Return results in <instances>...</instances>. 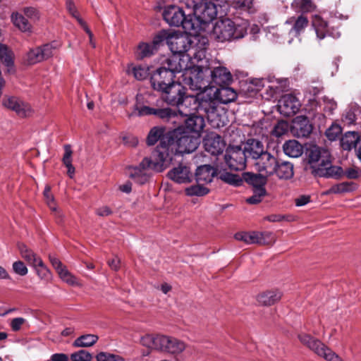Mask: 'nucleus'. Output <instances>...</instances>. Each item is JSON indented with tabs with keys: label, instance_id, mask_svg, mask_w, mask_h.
<instances>
[{
	"label": "nucleus",
	"instance_id": "obj_41",
	"mask_svg": "<svg viewBox=\"0 0 361 361\" xmlns=\"http://www.w3.org/2000/svg\"><path fill=\"white\" fill-rule=\"evenodd\" d=\"M164 128L160 127L152 128L147 136V142L148 145H154L158 140H160L159 145L161 144L163 138L169 133H164Z\"/></svg>",
	"mask_w": 361,
	"mask_h": 361
},
{
	"label": "nucleus",
	"instance_id": "obj_32",
	"mask_svg": "<svg viewBox=\"0 0 361 361\" xmlns=\"http://www.w3.org/2000/svg\"><path fill=\"white\" fill-rule=\"evenodd\" d=\"M284 153L293 158L299 157L303 152L302 146L296 140L286 141L283 145Z\"/></svg>",
	"mask_w": 361,
	"mask_h": 361
},
{
	"label": "nucleus",
	"instance_id": "obj_61",
	"mask_svg": "<svg viewBox=\"0 0 361 361\" xmlns=\"http://www.w3.org/2000/svg\"><path fill=\"white\" fill-rule=\"evenodd\" d=\"M25 322V319L23 317L14 318L11 322V327L13 331H18Z\"/></svg>",
	"mask_w": 361,
	"mask_h": 361
},
{
	"label": "nucleus",
	"instance_id": "obj_48",
	"mask_svg": "<svg viewBox=\"0 0 361 361\" xmlns=\"http://www.w3.org/2000/svg\"><path fill=\"white\" fill-rule=\"evenodd\" d=\"M155 50L152 43L141 42L137 47V57L140 59L149 57L154 54Z\"/></svg>",
	"mask_w": 361,
	"mask_h": 361
},
{
	"label": "nucleus",
	"instance_id": "obj_58",
	"mask_svg": "<svg viewBox=\"0 0 361 361\" xmlns=\"http://www.w3.org/2000/svg\"><path fill=\"white\" fill-rule=\"evenodd\" d=\"M44 196L46 202H47L48 206L49 207V208L51 210L55 211L56 209V208L55 207V204L54 202V197L51 194V188L49 185H47L44 188Z\"/></svg>",
	"mask_w": 361,
	"mask_h": 361
},
{
	"label": "nucleus",
	"instance_id": "obj_27",
	"mask_svg": "<svg viewBox=\"0 0 361 361\" xmlns=\"http://www.w3.org/2000/svg\"><path fill=\"white\" fill-rule=\"evenodd\" d=\"M246 243L247 244H271L274 241L273 234L271 232H250L247 233Z\"/></svg>",
	"mask_w": 361,
	"mask_h": 361
},
{
	"label": "nucleus",
	"instance_id": "obj_38",
	"mask_svg": "<svg viewBox=\"0 0 361 361\" xmlns=\"http://www.w3.org/2000/svg\"><path fill=\"white\" fill-rule=\"evenodd\" d=\"M288 23H293V26L291 32H294L295 35H300L308 25L309 20L304 15H300L297 18H291L287 20Z\"/></svg>",
	"mask_w": 361,
	"mask_h": 361
},
{
	"label": "nucleus",
	"instance_id": "obj_62",
	"mask_svg": "<svg viewBox=\"0 0 361 361\" xmlns=\"http://www.w3.org/2000/svg\"><path fill=\"white\" fill-rule=\"evenodd\" d=\"M63 281L70 286H82L81 283H80V281H78V279L74 275H73L71 272L67 276H66V278L64 279H63Z\"/></svg>",
	"mask_w": 361,
	"mask_h": 361
},
{
	"label": "nucleus",
	"instance_id": "obj_10",
	"mask_svg": "<svg viewBox=\"0 0 361 361\" xmlns=\"http://www.w3.org/2000/svg\"><path fill=\"white\" fill-rule=\"evenodd\" d=\"M306 169L315 176L317 169H320L326 161L331 157L329 152L318 146H311L306 150Z\"/></svg>",
	"mask_w": 361,
	"mask_h": 361
},
{
	"label": "nucleus",
	"instance_id": "obj_8",
	"mask_svg": "<svg viewBox=\"0 0 361 361\" xmlns=\"http://www.w3.org/2000/svg\"><path fill=\"white\" fill-rule=\"evenodd\" d=\"M141 99L142 95L137 94L136 96V102L133 106V110L131 113L128 114L129 118L154 115L162 120L169 121L171 118H174L176 116V113L171 109L169 107H159L158 106V102H157L155 107H150L145 105L141 102Z\"/></svg>",
	"mask_w": 361,
	"mask_h": 361
},
{
	"label": "nucleus",
	"instance_id": "obj_56",
	"mask_svg": "<svg viewBox=\"0 0 361 361\" xmlns=\"http://www.w3.org/2000/svg\"><path fill=\"white\" fill-rule=\"evenodd\" d=\"M71 358L72 361H90L92 356L87 351L81 350L71 354Z\"/></svg>",
	"mask_w": 361,
	"mask_h": 361
},
{
	"label": "nucleus",
	"instance_id": "obj_42",
	"mask_svg": "<svg viewBox=\"0 0 361 361\" xmlns=\"http://www.w3.org/2000/svg\"><path fill=\"white\" fill-rule=\"evenodd\" d=\"M64 154L63 157L62 161L67 168V173L70 178H73L75 173V167L72 164V154L71 145H64Z\"/></svg>",
	"mask_w": 361,
	"mask_h": 361
},
{
	"label": "nucleus",
	"instance_id": "obj_47",
	"mask_svg": "<svg viewBox=\"0 0 361 361\" xmlns=\"http://www.w3.org/2000/svg\"><path fill=\"white\" fill-rule=\"evenodd\" d=\"M202 185L203 183H198L186 188L185 190V194L188 196H203L207 195L209 190Z\"/></svg>",
	"mask_w": 361,
	"mask_h": 361
},
{
	"label": "nucleus",
	"instance_id": "obj_60",
	"mask_svg": "<svg viewBox=\"0 0 361 361\" xmlns=\"http://www.w3.org/2000/svg\"><path fill=\"white\" fill-rule=\"evenodd\" d=\"M24 14L31 20H38L39 18L38 11L32 7H26L23 10Z\"/></svg>",
	"mask_w": 361,
	"mask_h": 361
},
{
	"label": "nucleus",
	"instance_id": "obj_26",
	"mask_svg": "<svg viewBox=\"0 0 361 361\" xmlns=\"http://www.w3.org/2000/svg\"><path fill=\"white\" fill-rule=\"evenodd\" d=\"M185 121V128L190 131L199 134L204 127L203 115L189 114Z\"/></svg>",
	"mask_w": 361,
	"mask_h": 361
},
{
	"label": "nucleus",
	"instance_id": "obj_3",
	"mask_svg": "<svg viewBox=\"0 0 361 361\" xmlns=\"http://www.w3.org/2000/svg\"><path fill=\"white\" fill-rule=\"evenodd\" d=\"M233 80L231 72L224 66H215L204 60L183 75V82L191 90H210L214 86H228Z\"/></svg>",
	"mask_w": 361,
	"mask_h": 361
},
{
	"label": "nucleus",
	"instance_id": "obj_45",
	"mask_svg": "<svg viewBox=\"0 0 361 361\" xmlns=\"http://www.w3.org/2000/svg\"><path fill=\"white\" fill-rule=\"evenodd\" d=\"M98 340V336L94 334H86L78 337L74 341L76 347H90L94 345Z\"/></svg>",
	"mask_w": 361,
	"mask_h": 361
},
{
	"label": "nucleus",
	"instance_id": "obj_46",
	"mask_svg": "<svg viewBox=\"0 0 361 361\" xmlns=\"http://www.w3.org/2000/svg\"><path fill=\"white\" fill-rule=\"evenodd\" d=\"M219 178L224 183L234 186H238L243 183V178L240 176L226 171L220 173Z\"/></svg>",
	"mask_w": 361,
	"mask_h": 361
},
{
	"label": "nucleus",
	"instance_id": "obj_57",
	"mask_svg": "<svg viewBox=\"0 0 361 361\" xmlns=\"http://www.w3.org/2000/svg\"><path fill=\"white\" fill-rule=\"evenodd\" d=\"M13 270L20 276H25L28 271L27 268L21 261H16L13 264Z\"/></svg>",
	"mask_w": 361,
	"mask_h": 361
},
{
	"label": "nucleus",
	"instance_id": "obj_7",
	"mask_svg": "<svg viewBox=\"0 0 361 361\" xmlns=\"http://www.w3.org/2000/svg\"><path fill=\"white\" fill-rule=\"evenodd\" d=\"M164 20L171 26H181L186 33L197 34V23L190 13L186 15L178 6L169 5L163 11Z\"/></svg>",
	"mask_w": 361,
	"mask_h": 361
},
{
	"label": "nucleus",
	"instance_id": "obj_50",
	"mask_svg": "<svg viewBox=\"0 0 361 361\" xmlns=\"http://www.w3.org/2000/svg\"><path fill=\"white\" fill-rule=\"evenodd\" d=\"M160 336L153 337L149 335H147L142 338L141 343L143 345L147 346L149 348L159 349L161 348V343L158 342V338Z\"/></svg>",
	"mask_w": 361,
	"mask_h": 361
},
{
	"label": "nucleus",
	"instance_id": "obj_44",
	"mask_svg": "<svg viewBox=\"0 0 361 361\" xmlns=\"http://www.w3.org/2000/svg\"><path fill=\"white\" fill-rule=\"evenodd\" d=\"M128 71L131 73L135 79L143 80L149 75V68L147 66L138 65L133 66L131 69L128 68Z\"/></svg>",
	"mask_w": 361,
	"mask_h": 361
},
{
	"label": "nucleus",
	"instance_id": "obj_29",
	"mask_svg": "<svg viewBox=\"0 0 361 361\" xmlns=\"http://www.w3.org/2000/svg\"><path fill=\"white\" fill-rule=\"evenodd\" d=\"M213 94L217 102L222 104H228L234 101L237 97V94L234 90L227 86H220V88L216 89Z\"/></svg>",
	"mask_w": 361,
	"mask_h": 361
},
{
	"label": "nucleus",
	"instance_id": "obj_16",
	"mask_svg": "<svg viewBox=\"0 0 361 361\" xmlns=\"http://www.w3.org/2000/svg\"><path fill=\"white\" fill-rule=\"evenodd\" d=\"M279 111L285 116L295 115L299 111L301 104L299 99L292 94L283 95L279 101Z\"/></svg>",
	"mask_w": 361,
	"mask_h": 361
},
{
	"label": "nucleus",
	"instance_id": "obj_18",
	"mask_svg": "<svg viewBox=\"0 0 361 361\" xmlns=\"http://www.w3.org/2000/svg\"><path fill=\"white\" fill-rule=\"evenodd\" d=\"M158 342L161 343L160 350L167 351L172 354H178L182 353L186 348L185 344L173 337L166 336H160L158 338Z\"/></svg>",
	"mask_w": 361,
	"mask_h": 361
},
{
	"label": "nucleus",
	"instance_id": "obj_31",
	"mask_svg": "<svg viewBox=\"0 0 361 361\" xmlns=\"http://www.w3.org/2000/svg\"><path fill=\"white\" fill-rule=\"evenodd\" d=\"M291 6L296 12L301 13V15L314 12L317 8L312 0H293Z\"/></svg>",
	"mask_w": 361,
	"mask_h": 361
},
{
	"label": "nucleus",
	"instance_id": "obj_39",
	"mask_svg": "<svg viewBox=\"0 0 361 361\" xmlns=\"http://www.w3.org/2000/svg\"><path fill=\"white\" fill-rule=\"evenodd\" d=\"M357 133L355 132L346 133L341 139V145L344 150H350L360 140Z\"/></svg>",
	"mask_w": 361,
	"mask_h": 361
},
{
	"label": "nucleus",
	"instance_id": "obj_25",
	"mask_svg": "<svg viewBox=\"0 0 361 361\" xmlns=\"http://www.w3.org/2000/svg\"><path fill=\"white\" fill-rule=\"evenodd\" d=\"M274 175L281 180H289L294 176L293 164L287 161H277Z\"/></svg>",
	"mask_w": 361,
	"mask_h": 361
},
{
	"label": "nucleus",
	"instance_id": "obj_17",
	"mask_svg": "<svg viewBox=\"0 0 361 361\" xmlns=\"http://www.w3.org/2000/svg\"><path fill=\"white\" fill-rule=\"evenodd\" d=\"M277 161L278 159L274 156L266 152L255 161V166L258 172L264 174L265 176H271L274 175Z\"/></svg>",
	"mask_w": 361,
	"mask_h": 361
},
{
	"label": "nucleus",
	"instance_id": "obj_28",
	"mask_svg": "<svg viewBox=\"0 0 361 361\" xmlns=\"http://www.w3.org/2000/svg\"><path fill=\"white\" fill-rule=\"evenodd\" d=\"M282 293L279 290H270L262 292L257 296V302L264 306H271L279 301Z\"/></svg>",
	"mask_w": 361,
	"mask_h": 361
},
{
	"label": "nucleus",
	"instance_id": "obj_1",
	"mask_svg": "<svg viewBox=\"0 0 361 361\" xmlns=\"http://www.w3.org/2000/svg\"><path fill=\"white\" fill-rule=\"evenodd\" d=\"M199 144V136L192 135L188 131L178 128L169 132L151 157L145 158L139 167L135 169L133 176L142 184L148 180V176L145 172L146 169L161 172L171 164L175 154L192 153Z\"/></svg>",
	"mask_w": 361,
	"mask_h": 361
},
{
	"label": "nucleus",
	"instance_id": "obj_33",
	"mask_svg": "<svg viewBox=\"0 0 361 361\" xmlns=\"http://www.w3.org/2000/svg\"><path fill=\"white\" fill-rule=\"evenodd\" d=\"M312 25L319 39H323L326 35H329L328 24L320 16L317 15L314 16Z\"/></svg>",
	"mask_w": 361,
	"mask_h": 361
},
{
	"label": "nucleus",
	"instance_id": "obj_5",
	"mask_svg": "<svg viewBox=\"0 0 361 361\" xmlns=\"http://www.w3.org/2000/svg\"><path fill=\"white\" fill-rule=\"evenodd\" d=\"M186 8L192 11L194 23H197V34L202 25L211 23L217 15L216 5L207 0H180Z\"/></svg>",
	"mask_w": 361,
	"mask_h": 361
},
{
	"label": "nucleus",
	"instance_id": "obj_14",
	"mask_svg": "<svg viewBox=\"0 0 361 361\" xmlns=\"http://www.w3.org/2000/svg\"><path fill=\"white\" fill-rule=\"evenodd\" d=\"M163 99L171 106H179L185 94V88L180 82H173L161 92Z\"/></svg>",
	"mask_w": 361,
	"mask_h": 361
},
{
	"label": "nucleus",
	"instance_id": "obj_52",
	"mask_svg": "<svg viewBox=\"0 0 361 361\" xmlns=\"http://www.w3.org/2000/svg\"><path fill=\"white\" fill-rule=\"evenodd\" d=\"M288 124L287 122L281 121H279L272 130L273 135L276 137H281L288 132Z\"/></svg>",
	"mask_w": 361,
	"mask_h": 361
},
{
	"label": "nucleus",
	"instance_id": "obj_24",
	"mask_svg": "<svg viewBox=\"0 0 361 361\" xmlns=\"http://www.w3.org/2000/svg\"><path fill=\"white\" fill-rule=\"evenodd\" d=\"M243 151L245 152L247 159L251 158L255 159V161L262 156V154L267 152L264 151L262 143L255 139H249L245 145Z\"/></svg>",
	"mask_w": 361,
	"mask_h": 361
},
{
	"label": "nucleus",
	"instance_id": "obj_21",
	"mask_svg": "<svg viewBox=\"0 0 361 361\" xmlns=\"http://www.w3.org/2000/svg\"><path fill=\"white\" fill-rule=\"evenodd\" d=\"M204 146L206 151L211 154L218 155L223 152L225 143L221 136L216 134H212L204 139Z\"/></svg>",
	"mask_w": 361,
	"mask_h": 361
},
{
	"label": "nucleus",
	"instance_id": "obj_35",
	"mask_svg": "<svg viewBox=\"0 0 361 361\" xmlns=\"http://www.w3.org/2000/svg\"><path fill=\"white\" fill-rule=\"evenodd\" d=\"M11 21L21 32H32V25L28 20L20 13H13L11 15Z\"/></svg>",
	"mask_w": 361,
	"mask_h": 361
},
{
	"label": "nucleus",
	"instance_id": "obj_13",
	"mask_svg": "<svg viewBox=\"0 0 361 361\" xmlns=\"http://www.w3.org/2000/svg\"><path fill=\"white\" fill-rule=\"evenodd\" d=\"M245 153L239 146L226 149L224 159L231 170L242 171L245 168L247 157Z\"/></svg>",
	"mask_w": 361,
	"mask_h": 361
},
{
	"label": "nucleus",
	"instance_id": "obj_64",
	"mask_svg": "<svg viewBox=\"0 0 361 361\" xmlns=\"http://www.w3.org/2000/svg\"><path fill=\"white\" fill-rule=\"evenodd\" d=\"M66 7L68 10L69 13L75 17L77 20L78 21V18H80L78 14L77 10L75 8V6L72 1V0H66Z\"/></svg>",
	"mask_w": 361,
	"mask_h": 361
},
{
	"label": "nucleus",
	"instance_id": "obj_20",
	"mask_svg": "<svg viewBox=\"0 0 361 361\" xmlns=\"http://www.w3.org/2000/svg\"><path fill=\"white\" fill-rule=\"evenodd\" d=\"M180 114L188 116L189 114L198 113L199 109V93L195 95H185L178 106Z\"/></svg>",
	"mask_w": 361,
	"mask_h": 361
},
{
	"label": "nucleus",
	"instance_id": "obj_23",
	"mask_svg": "<svg viewBox=\"0 0 361 361\" xmlns=\"http://www.w3.org/2000/svg\"><path fill=\"white\" fill-rule=\"evenodd\" d=\"M312 127L306 117H297L291 128L293 134L297 137H307L312 133Z\"/></svg>",
	"mask_w": 361,
	"mask_h": 361
},
{
	"label": "nucleus",
	"instance_id": "obj_4",
	"mask_svg": "<svg viewBox=\"0 0 361 361\" xmlns=\"http://www.w3.org/2000/svg\"><path fill=\"white\" fill-rule=\"evenodd\" d=\"M249 23L247 20L233 21L226 18L217 21L213 28L212 36L220 42L243 37L247 32Z\"/></svg>",
	"mask_w": 361,
	"mask_h": 361
},
{
	"label": "nucleus",
	"instance_id": "obj_34",
	"mask_svg": "<svg viewBox=\"0 0 361 361\" xmlns=\"http://www.w3.org/2000/svg\"><path fill=\"white\" fill-rule=\"evenodd\" d=\"M357 189V185L353 182H343L332 185L328 190L325 192L326 195L330 194H341L350 192Z\"/></svg>",
	"mask_w": 361,
	"mask_h": 361
},
{
	"label": "nucleus",
	"instance_id": "obj_54",
	"mask_svg": "<svg viewBox=\"0 0 361 361\" xmlns=\"http://www.w3.org/2000/svg\"><path fill=\"white\" fill-rule=\"evenodd\" d=\"M96 358L97 361H125L124 359L118 355L111 354L106 352L99 353Z\"/></svg>",
	"mask_w": 361,
	"mask_h": 361
},
{
	"label": "nucleus",
	"instance_id": "obj_30",
	"mask_svg": "<svg viewBox=\"0 0 361 361\" xmlns=\"http://www.w3.org/2000/svg\"><path fill=\"white\" fill-rule=\"evenodd\" d=\"M215 174V170L209 165L199 166L195 173V179L197 183H208L212 182Z\"/></svg>",
	"mask_w": 361,
	"mask_h": 361
},
{
	"label": "nucleus",
	"instance_id": "obj_43",
	"mask_svg": "<svg viewBox=\"0 0 361 361\" xmlns=\"http://www.w3.org/2000/svg\"><path fill=\"white\" fill-rule=\"evenodd\" d=\"M13 53L8 48L0 43V61L8 68L13 66Z\"/></svg>",
	"mask_w": 361,
	"mask_h": 361
},
{
	"label": "nucleus",
	"instance_id": "obj_49",
	"mask_svg": "<svg viewBox=\"0 0 361 361\" xmlns=\"http://www.w3.org/2000/svg\"><path fill=\"white\" fill-rule=\"evenodd\" d=\"M266 193L264 187L254 188L253 195L247 198L246 202L251 204H258L262 201V197L265 196Z\"/></svg>",
	"mask_w": 361,
	"mask_h": 361
},
{
	"label": "nucleus",
	"instance_id": "obj_37",
	"mask_svg": "<svg viewBox=\"0 0 361 361\" xmlns=\"http://www.w3.org/2000/svg\"><path fill=\"white\" fill-rule=\"evenodd\" d=\"M263 80L267 81L269 84L268 88L272 90L274 94L283 91L288 83L287 79L276 78L274 76H269L263 79Z\"/></svg>",
	"mask_w": 361,
	"mask_h": 361
},
{
	"label": "nucleus",
	"instance_id": "obj_22",
	"mask_svg": "<svg viewBox=\"0 0 361 361\" xmlns=\"http://www.w3.org/2000/svg\"><path fill=\"white\" fill-rule=\"evenodd\" d=\"M343 176V170L341 166H333L331 164V157L322 166L320 169H317L315 176L333 178L339 179Z\"/></svg>",
	"mask_w": 361,
	"mask_h": 361
},
{
	"label": "nucleus",
	"instance_id": "obj_2",
	"mask_svg": "<svg viewBox=\"0 0 361 361\" xmlns=\"http://www.w3.org/2000/svg\"><path fill=\"white\" fill-rule=\"evenodd\" d=\"M190 35L173 32L168 38V46L173 53L169 59L176 58L178 63L185 66L183 78L188 71L193 70L195 65L204 60L208 45L207 37Z\"/></svg>",
	"mask_w": 361,
	"mask_h": 361
},
{
	"label": "nucleus",
	"instance_id": "obj_63",
	"mask_svg": "<svg viewBox=\"0 0 361 361\" xmlns=\"http://www.w3.org/2000/svg\"><path fill=\"white\" fill-rule=\"evenodd\" d=\"M235 3L237 7L250 9L253 4V0H235Z\"/></svg>",
	"mask_w": 361,
	"mask_h": 361
},
{
	"label": "nucleus",
	"instance_id": "obj_40",
	"mask_svg": "<svg viewBox=\"0 0 361 361\" xmlns=\"http://www.w3.org/2000/svg\"><path fill=\"white\" fill-rule=\"evenodd\" d=\"M18 249L22 258H23L27 263L33 267L41 258L38 257L32 250L28 248L24 244H19Z\"/></svg>",
	"mask_w": 361,
	"mask_h": 361
},
{
	"label": "nucleus",
	"instance_id": "obj_55",
	"mask_svg": "<svg viewBox=\"0 0 361 361\" xmlns=\"http://www.w3.org/2000/svg\"><path fill=\"white\" fill-rule=\"evenodd\" d=\"M341 133V128L338 125H332L326 131V136L329 140H335Z\"/></svg>",
	"mask_w": 361,
	"mask_h": 361
},
{
	"label": "nucleus",
	"instance_id": "obj_19",
	"mask_svg": "<svg viewBox=\"0 0 361 361\" xmlns=\"http://www.w3.org/2000/svg\"><path fill=\"white\" fill-rule=\"evenodd\" d=\"M168 177L177 183H188L193 176L188 166L180 164L168 172Z\"/></svg>",
	"mask_w": 361,
	"mask_h": 361
},
{
	"label": "nucleus",
	"instance_id": "obj_15",
	"mask_svg": "<svg viewBox=\"0 0 361 361\" xmlns=\"http://www.w3.org/2000/svg\"><path fill=\"white\" fill-rule=\"evenodd\" d=\"M3 105L16 112L20 117L29 116L33 112L31 106L28 103L16 96L5 97L3 99Z\"/></svg>",
	"mask_w": 361,
	"mask_h": 361
},
{
	"label": "nucleus",
	"instance_id": "obj_6",
	"mask_svg": "<svg viewBox=\"0 0 361 361\" xmlns=\"http://www.w3.org/2000/svg\"><path fill=\"white\" fill-rule=\"evenodd\" d=\"M176 58L167 59L166 66H164L158 68L150 78V82L152 88L161 92L168 85L174 82L175 73L185 72L183 66L178 63Z\"/></svg>",
	"mask_w": 361,
	"mask_h": 361
},
{
	"label": "nucleus",
	"instance_id": "obj_9",
	"mask_svg": "<svg viewBox=\"0 0 361 361\" xmlns=\"http://www.w3.org/2000/svg\"><path fill=\"white\" fill-rule=\"evenodd\" d=\"M300 343L313 351L317 355L327 361H343L336 353L322 343L319 340L312 336L300 333L298 335Z\"/></svg>",
	"mask_w": 361,
	"mask_h": 361
},
{
	"label": "nucleus",
	"instance_id": "obj_59",
	"mask_svg": "<svg viewBox=\"0 0 361 361\" xmlns=\"http://www.w3.org/2000/svg\"><path fill=\"white\" fill-rule=\"evenodd\" d=\"M265 220L270 221V222H279L283 220H286L288 221H290L293 220V219L290 216H286L284 215L281 214H271L269 216H267L264 218Z\"/></svg>",
	"mask_w": 361,
	"mask_h": 361
},
{
	"label": "nucleus",
	"instance_id": "obj_53",
	"mask_svg": "<svg viewBox=\"0 0 361 361\" xmlns=\"http://www.w3.org/2000/svg\"><path fill=\"white\" fill-rule=\"evenodd\" d=\"M37 262L35 265L33 266V268L35 269L37 274L41 279H46L49 275V270L43 263L42 259L37 261Z\"/></svg>",
	"mask_w": 361,
	"mask_h": 361
},
{
	"label": "nucleus",
	"instance_id": "obj_36",
	"mask_svg": "<svg viewBox=\"0 0 361 361\" xmlns=\"http://www.w3.org/2000/svg\"><path fill=\"white\" fill-rule=\"evenodd\" d=\"M268 176H265L264 174L259 173H243V179L248 183L253 185L254 188H257V187H264L267 183V178Z\"/></svg>",
	"mask_w": 361,
	"mask_h": 361
},
{
	"label": "nucleus",
	"instance_id": "obj_51",
	"mask_svg": "<svg viewBox=\"0 0 361 361\" xmlns=\"http://www.w3.org/2000/svg\"><path fill=\"white\" fill-rule=\"evenodd\" d=\"M171 35V33H169L165 30L161 31L157 35H156L151 42L153 47L157 50V48L162 44L165 41L166 44H168V38H169V36Z\"/></svg>",
	"mask_w": 361,
	"mask_h": 361
},
{
	"label": "nucleus",
	"instance_id": "obj_11",
	"mask_svg": "<svg viewBox=\"0 0 361 361\" xmlns=\"http://www.w3.org/2000/svg\"><path fill=\"white\" fill-rule=\"evenodd\" d=\"M200 90L202 92L199 93L198 113L203 116H206L209 121L213 122L218 116V102L214 94L212 96V94L208 92V88Z\"/></svg>",
	"mask_w": 361,
	"mask_h": 361
},
{
	"label": "nucleus",
	"instance_id": "obj_12",
	"mask_svg": "<svg viewBox=\"0 0 361 361\" xmlns=\"http://www.w3.org/2000/svg\"><path fill=\"white\" fill-rule=\"evenodd\" d=\"M56 46L52 43L30 49L25 56L24 61L28 65H34L47 60L54 55Z\"/></svg>",
	"mask_w": 361,
	"mask_h": 361
}]
</instances>
